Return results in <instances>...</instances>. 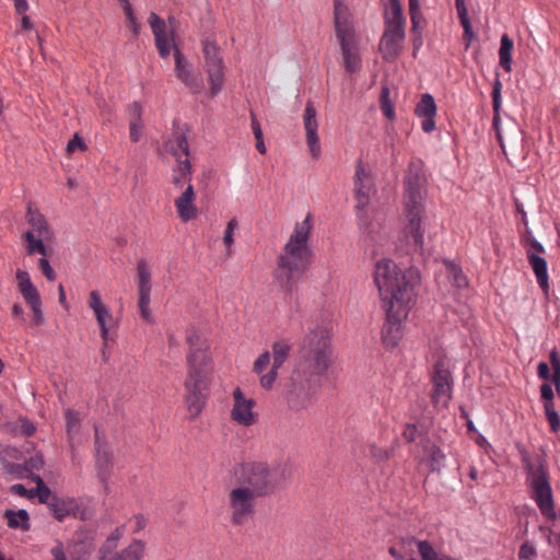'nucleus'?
Listing matches in <instances>:
<instances>
[{
  "label": "nucleus",
  "instance_id": "2f4dec72",
  "mask_svg": "<svg viewBox=\"0 0 560 560\" xmlns=\"http://www.w3.org/2000/svg\"><path fill=\"white\" fill-rule=\"evenodd\" d=\"M138 291L139 293H151V273L148 270L147 261L140 259L137 265Z\"/></svg>",
  "mask_w": 560,
  "mask_h": 560
},
{
  "label": "nucleus",
  "instance_id": "ea45409f",
  "mask_svg": "<svg viewBox=\"0 0 560 560\" xmlns=\"http://www.w3.org/2000/svg\"><path fill=\"white\" fill-rule=\"evenodd\" d=\"M176 161L177 167L173 170V173L183 175L184 178H187V183L191 184L192 166L188 156H185L184 160L182 156H177Z\"/></svg>",
  "mask_w": 560,
  "mask_h": 560
},
{
  "label": "nucleus",
  "instance_id": "09e8293b",
  "mask_svg": "<svg viewBox=\"0 0 560 560\" xmlns=\"http://www.w3.org/2000/svg\"><path fill=\"white\" fill-rule=\"evenodd\" d=\"M409 13L412 23V28L416 30L422 19L418 0H409Z\"/></svg>",
  "mask_w": 560,
  "mask_h": 560
},
{
  "label": "nucleus",
  "instance_id": "c03bdc74",
  "mask_svg": "<svg viewBox=\"0 0 560 560\" xmlns=\"http://www.w3.org/2000/svg\"><path fill=\"white\" fill-rule=\"evenodd\" d=\"M537 550L533 542L526 540L518 550V560H536Z\"/></svg>",
  "mask_w": 560,
  "mask_h": 560
},
{
  "label": "nucleus",
  "instance_id": "f03ea898",
  "mask_svg": "<svg viewBox=\"0 0 560 560\" xmlns=\"http://www.w3.org/2000/svg\"><path fill=\"white\" fill-rule=\"evenodd\" d=\"M238 487L229 493L233 525H244L254 517L255 501L273 495L282 485L277 469L266 462H245L235 467Z\"/></svg>",
  "mask_w": 560,
  "mask_h": 560
},
{
  "label": "nucleus",
  "instance_id": "4be33fe9",
  "mask_svg": "<svg viewBox=\"0 0 560 560\" xmlns=\"http://www.w3.org/2000/svg\"><path fill=\"white\" fill-rule=\"evenodd\" d=\"M16 280L19 291L28 306L42 301L40 294L26 270L18 269Z\"/></svg>",
  "mask_w": 560,
  "mask_h": 560
},
{
  "label": "nucleus",
  "instance_id": "f3484780",
  "mask_svg": "<svg viewBox=\"0 0 560 560\" xmlns=\"http://www.w3.org/2000/svg\"><path fill=\"white\" fill-rule=\"evenodd\" d=\"M233 398L234 406L231 411V419L245 427L254 424L256 421L253 412L254 399H246L240 387L234 389Z\"/></svg>",
  "mask_w": 560,
  "mask_h": 560
},
{
  "label": "nucleus",
  "instance_id": "13d9d810",
  "mask_svg": "<svg viewBox=\"0 0 560 560\" xmlns=\"http://www.w3.org/2000/svg\"><path fill=\"white\" fill-rule=\"evenodd\" d=\"M501 88L502 84L499 80H495L493 90H492V103H493V110L498 115L501 106Z\"/></svg>",
  "mask_w": 560,
  "mask_h": 560
},
{
  "label": "nucleus",
  "instance_id": "9b49d317",
  "mask_svg": "<svg viewBox=\"0 0 560 560\" xmlns=\"http://www.w3.org/2000/svg\"><path fill=\"white\" fill-rule=\"evenodd\" d=\"M404 234L407 244L415 252H420L423 248L424 229L422 220L424 218V206L404 207Z\"/></svg>",
  "mask_w": 560,
  "mask_h": 560
},
{
  "label": "nucleus",
  "instance_id": "dca6fc26",
  "mask_svg": "<svg viewBox=\"0 0 560 560\" xmlns=\"http://www.w3.org/2000/svg\"><path fill=\"white\" fill-rule=\"evenodd\" d=\"M175 74L192 93L201 92L202 80L194 74L182 50L174 44Z\"/></svg>",
  "mask_w": 560,
  "mask_h": 560
},
{
  "label": "nucleus",
  "instance_id": "8fccbe9b",
  "mask_svg": "<svg viewBox=\"0 0 560 560\" xmlns=\"http://www.w3.org/2000/svg\"><path fill=\"white\" fill-rule=\"evenodd\" d=\"M278 370L272 364L270 371L267 374L261 375L260 377V385L265 389H271L273 387V384L278 377Z\"/></svg>",
  "mask_w": 560,
  "mask_h": 560
},
{
  "label": "nucleus",
  "instance_id": "c9c22d12",
  "mask_svg": "<svg viewBox=\"0 0 560 560\" xmlns=\"http://www.w3.org/2000/svg\"><path fill=\"white\" fill-rule=\"evenodd\" d=\"M522 244L525 248L526 257L529 255L542 256L545 254V247L532 235H526L522 238Z\"/></svg>",
  "mask_w": 560,
  "mask_h": 560
},
{
  "label": "nucleus",
  "instance_id": "774afa93",
  "mask_svg": "<svg viewBox=\"0 0 560 560\" xmlns=\"http://www.w3.org/2000/svg\"><path fill=\"white\" fill-rule=\"evenodd\" d=\"M11 314L13 318L21 319L23 322L25 320L24 310L20 303L13 304L11 308Z\"/></svg>",
  "mask_w": 560,
  "mask_h": 560
},
{
  "label": "nucleus",
  "instance_id": "2eb2a0df",
  "mask_svg": "<svg viewBox=\"0 0 560 560\" xmlns=\"http://www.w3.org/2000/svg\"><path fill=\"white\" fill-rule=\"evenodd\" d=\"M303 125L306 136V144L313 159L317 160L320 156L322 148L319 143V137L317 133L318 121L317 110L314 106L313 101L308 100L305 104L303 114Z\"/></svg>",
  "mask_w": 560,
  "mask_h": 560
},
{
  "label": "nucleus",
  "instance_id": "603ef678",
  "mask_svg": "<svg viewBox=\"0 0 560 560\" xmlns=\"http://www.w3.org/2000/svg\"><path fill=\"white\" fill-rule=\"evenodd\" d=\"M117 548V544L115 542V538H106L104 544L98 549V559L105 560L108 555L113 552Z\"/></svg>",
  "mask_w": 560,
  "mask_h": 560
},
{
  "label": "nucleus",
  "instance_id": "b1692460",
  "mask_svg": "<svg viewBox=\"0 0 560 560\" xmlns=\"http://www.w3.org/2000/svg\"><path fill=\"white\" fill-rule=\"evenodd\" d=\"M26 221L33 228V232H36L38 236L43 238H50L51 230L43 213L38 209H34L31 203L27 206Z\"/></svg>",
  "mask_w": 560,
  "mask_h": 560
},
{
  "label": "nucleus",
  "instance_id": "bf43d9fd",
  "mask_svg": "<svg viewBox=\"0 0 560 560\" xmlns=\"http://www.w3.org/2000/svg\"><path fill=\"white\" fill-rule=\"evenodd\" d=\"M142 128H143L142 121H130L129 122V137L132 142H138L140 140Z\"/></svg>",
  "mask_w": 560,
  "mask_h": 560
},
{
  "label": "nucleus",
  "instance_id": "4d7b16f0",
  "mask_svg": "<svg viewBox=\"0 0 560 560\" xmlns=\"http://www.w3.org/2000/svg\"><path fill=\"white\" fill-rule=\"evenodd\" d=\"M20 433L25 438H31L36 432L35 424L28 418H20Z\"/></svg>",
  "mask_w": 560,
  "mask_h": 560
},
{
  "label": "nucleus",
  "instance_id": "a18cd8bd",
  "mask_svg": "<svg viewBox=\"0 0 560 560\" xmlns=\"http://www.w3.org/2000/svg\"><path fill=\"white\" fill-rule=\"evenodd\" d=\"M237 226V220L236 218H232L228 224L223 236V244L226 247L228 252L230 253V249L234 243V230Z\"/></svg>",
  "mask_w": 560,
  "mask_h": 560
},
{
  "label": "nucleus",
  "instance_id": "5fc2aeb1",
  "mask_svg": "<svg viewBox=\"0 0 560 560\" xmlns=\"http://www.w3.org/2000/svg\"><path fill=\"white\" fill-rule=\"evenodd\" d=\"M77 150L84 151L86 150V144L84 143L83 139L78 135L74 133L73 137L69 140L67 144V152L73 153Z\"/></svg>",
  "mask_w": 560,
  "mask_h": 560
},
{
  "label": "nucleus",
  "instance_id": "0e129e2a",
  "mask_svg": "<svg viewBox=\"0 0 560 560\" xmlns=\"http://www.w3.org/2000/svg\"><path fill=\"white\" fill-rule=\"evenodd\" d=\"M429 457L432 465L440 464V462L444 458V454L440 447L432 445L429 447Z\"/></svg>",
  "mask_w": 560,
  "mask_h": 560
},
{
  "label": "nucleus",
  "instance_id": "20e7f679",
  "mask_svg": "<svg viewBox=\"0 0 560 560\" xmlns=\"http://www.w3.org/2000/svg\"><path fill=\"white\" fill-rule=\"evenodd\" d=\"M311 213L294 226L282 253L277 257L275 279L285 294L298 290L306 270L312 264L313 250L307 242L312 231Z\"/></svg>",
  "mask_w": 560,
  "mask_h": 560
},
{
  "label": "nucleus",
  "instance_id": "69168bd1",
  "mask_svg": "<svg viewBox=\"0 0 560 560\" xmlns=\"http://www.w3.org/2000/svg\"><path fill=\"white\" fill-rule=\"evenodd\" d=\"M250 127L255 138L264 137L260 122L258 121L254 112H250Z\"/></svg>",
  "mask_w": 560,
  "mask_h": 560
},
{
  "label": "nucleus",
  "instance_id": "e433bc0d",
  "mask_svg": "<svg viewBox=\"0 0 560 560\" xmlns=\"http://www.w3.org/2000/svg\"><path fill=\"white\" fill-rule=\"evenodd\" d=\"M175 145H172L171 147V152L172 154L177 158V156H180L179 152L185 155V156H189V144H188V140H187V137L184 132H180V133H175Z\"/></svg>",
  "mask_w": 560,
  "mask_h": 560
},
{
  "label": "nucleus",
  "instance_id": "6ab92c4d",
  "mask_svg": "<svg viewBox=\"0 0 560 560\" xmlns=\"http://www.w3.org/2000/svg\"><path fill=\"white\" fill-rule=\"evenodd\" d=\"M155 39V46L162 58H167L171 54V45L167 36V26L165 21L155 12H151L148 19Z\"/></svg>",
  "mask_w": 560,
  "mask_h": 560
},
{
  "label": "nucleus",
  "instance_id": "9d476101",
  "mask_svg": "<svg viewBox=\"0 0 560 560\" xmlns=\"http://www.w3.org/2000/svg\"><path fill=\"white\" fill-rule=\"evenodd\" d=\"M334 26L342 50L345 71L350 73V10L347 0H334Z\"/></svg>",
  "mask_w": 560,
  "mask_h": 560
},
{
  "label": "nucleus",
  "instance_id": "0eeeda50",
  "mask_svg": "<svg viewBox=\"0 0 560 560\" xmlns=\"http://www.w3.org/2000/svg\"><path fill=\"white\" fill-rule=\"evenodd\" d=\"M303 348L307 351L306 359L310 361L313 373L323 375L328 370L330 362L329 337L323 331L313 330L306 336Z\"/></svg>",
  "mask_w": 560,
  "mask_h": 560
},
{
  "label": "nucleus",
  "instance_id": "39448f33",
  "mask_svg": "<svg viewBox=\"0 0 560 560\" xmlns=\"http://www.w3.org/2000/svg\"><path fill=\"white\" fill-rule=\"evenodd\" d=\"M384 33L380 51L386 61H395L401 54L406 38V21L399 0H386L384 8Z\"/></svg>",
  "mask_w": 560,
  "mask_h": 560
},
{
  "label": "nucleus",
  "instance_id": "680f3d73",
  "mask_svg": "<svg viewBox=\"0 0 560 560\" xmlns=\"http://www.w3.org/2000/svg\"><path fill=\"white\" fill-rule=\"evenodd\" d=\"M418 435V428L415 423H407L402 436L407 442H413Z\"/></svg>",
  "mask_w": 560,
  "mask_h": 560
},
{
  "label": "nucleus",
  "instance_id": "c85d7f7f",
  "mask_svg": "<svg viewBox=\"0 0 560 560\" xmlns=\"http://www.w3.org/2000/svg\"><path fill=\"white\" fill-rule=\"evenodd\" d=\"M514 47L513 40L510 38L508 34H503L500 40V49H499V62L500 66L506 71L510 72L512 70V50Z\"/></svg>",
  "mask_w": 560,
  "mask_h": 560
},
{
  "label": "nucleus",
  "instance_id": "6e6552de",
  "mask_svg": "<svg viewBox=\"0 0 560 560\" xmlns=\"http://www.w3.org/2000/svg\"><path fill=\"white\" fill-rule=\"evenodd\" d=\"M431 401L435 409H445L452 399L453 376L444 361H438L431 372Z\"/></svg>",
  "mask_w": 560,
  "mask_h": 560
},
{
  "label": "nucleus",
  "instance_id": "37998d69",
  "mask_svg": "<svg viewBox=\"0 0 560 560\" xmlns=\"http://www.w3.org/2000/svg\"><path fill=\"white\" fill-rule=\"evenodd\" d=\"M150 294L151 293H139V301H138V306H139L140 315L147 322H151L152 320V315H151V311H150V307H149V305H150Z\"/></svg>",
  "mask_w": 560,
  "mask_h": 560
},
{
  "label": "nucleus",
  "instance_id": "a19ab883",
  "mask_svg": "<svg viewBox=\"0 0 560 560\" xmlns=\"http://www.w3.org/2000/svg\"><path fill=\"white\" fill-rule=\"evenodd\" d=\"M423 541L416 540L415 538H407L401 540L398 546L405 555V559L412 557L416 551L420 553V545Z\"/></svg>",
  "mask_w": 560,
  "mask_h": 560
},
{
  "label": "nucleus",
  "instance_id": "de8ad7c7",
  "mask_svg": "<svg viewBox=\"0 0 560 560\" xmlns=\"http://www.w3.org/2000/svg\"><path fill=\"white\" fill-rule=\"evenodd\" d=\"M24 464L27 467V472L38 471L45 465L44 455L42 453H36L25 460Z\"/></svg>",
  "mask_w": 560,
  "mask_h": 560
},
{
  "label": "nucleus",
  "instance_id": "7ed1b4c3",
  "mask_svg": "<svg viewBox=\"0 0 560 560\" xmlns=\"http://www.w3.org/2000/svg\"><path fill=\"white\" fill-rule=\"evenodd\" d=\"M186 342L189 349L186 357L184 402L189 418L195 420L207 406L214 366L209 343L195 327L186 329Z\"/></svg>",
  "mask_w": 560,
  "mask_h": 560
},
{
  "label": "nucleus",
  "instance_id": "e2e57ef3",
  "mask_svg": "<svg viewBox=\"0 0 560 560\" xmlns=\"http://www.w3.org/2000/svg\"><path fill=\"white\" fill-rule=\"evenodd\" d=\"M541 399L544 400V405L548 402H553V389L550 384L544 383L540 386Z\"/></svg>",
  "mask_w": 560,
  "mask_h": 560
},
{
  "label": "nucleus",
  "instance_id": "f257e3e1",
  "mask_svg": "<svg viewBox=\"0 0 560 560\" xmlns=\"http://www.w3.org/2000/svg\"><path fill=\"white\" fill-rule=\"evenodd\" d=\"M374 277L386 312L382 341L385 348L394 349L402 337V320L415 304L419 273L415 269L401 271L393 260L384 259L376 264Z\"/></svg>",
  "mask_w": 560,
  "mask_h": 560
},
{
  "label": "nucleus",
  "instance_id": "864d4df0",
  "mask_svg": "<svg viewBox=\"0 0 560 560\" xmlns=\"http://www.w3.org/2000/svg\"><path fill=\"white\" fill-rule=\"evenodd\" d=\"M32 313H33V319L32 325L34 326H42L45 324V315L42 310V301L38 303H35L33 305H30Z\"/></svg>",
  "mask_w": 560,
  "mask_h": 560
},
{
  "label": "nucleus",
  "instance_id": "cd10ccee",
  "mask_svg": "<svg viewBox=\"0 0 560 560\" xmlns=\"http://www.w3.org/2000/svg\"><path fill=\"white\" fill-rule=\"evenodd\" d=\"M202 52L206 61V69L223 67L220 47L217 45L215 40L210 38L202 40Z\"/></svg>",
  "mask_w": 560,
  "mask_h": 560
},
{
  "label": "nucleus",
  "instance_id": "3c124183",
  "mask_svg": "<svg viewBox=\"0 0 560 560\" xmlns=\"http://www.w3.org/2000/svg\"><path fill=\"white\" fill-rule=\"evenodd\" d=\"M270 363V353L269 351H265L256 359L254 362L253 371L256 374H261L264 370L268 366Z\"/></svg>",
  "mask_w": 560,
  "mask_h": 560
},
{
  "label": "nucleus",
  "instance_id": "6e6d98bb",
  "mask_svg": "<svg viewBox=\"0 0 560 560\" xmlns=\"http://www.w3.org/2000/svg\"><path fill=\"white\" fill-rule=\"evenodd\" d=\"M38 266L47 280L54 281L56 279V272L54 268L50 266L46 256H43L38 259Z\"/></svg>",
  "mask_w": 560,
  "mask_h": 560
},
{
  "label": "nucleus",
  "instance_id": "393cba45",
  "mask_svg": "<svg viewBox=\"0 0 560 560\" xmlns=\"http://www.w3.org/2000/svg\"><path fill=\"white\" fill-rule=\"evenodd\" d=\"M95 466L100 481L105 490H108V479L112 474L113 463L112 455L107 450L95 452Z\"/></svg>",
  "mask_w": 560,
  "mask_h": 560
},
{
  "label": "nucleus",
  "instance_id": "4468645a",
  "mask_svg": "<svg viewBox=\"0 0 560 560\" xmlns=\"http://www.w3.org/2000/svg\"><path fill=\"white\" fill-rule=\"evenodd\" d=\"M354 190L358 210L364 209L376 192L371 170L361 163H358L355 168Z\"/></svg>",
  "mask_w": 560,
  "mask_h": 560
},
{
  "label": "nucleus",
  "instance_id": "473e14b6",
  "mask_svg": "<svg viewBox=\"0 0 560 560\" xmlns=\"http://www.w3.org/2000/svg\"><path fill=\"white\" fill-rule=\"evenodd\" d=\"M290 345L285 341H275L272 345V364L280 369L290 353Z\"/></svg>",
  "mask_w": 560,
  "mask_h": 560
},
{
  "label": "nucleus",
  "instance_id": "052dcab7",
  "mask_svg": "<svg viewBox=\"0 0 560 560\" xmlns=\"http://www.w3.org/2000/svg\"><path fill=\"white\" fill-rule=\"evenodd\" d=\"M130 121H142V106L139 102H133L128 107Z\"/></svg>",
  "mask_w": 560,
  "mask_h": 560
},
{
  "label": "nucleus",
  "instance_id": "a211bd4d",
  "mask_svg": "<svg viewBox=\"0 0 560 560\" xmlns=\"http://www.w3.org/2000/svg\"><path fill=\"white\" fill-rule=\"evenodd\" d=\"M415 114L422 118L421 128L424 132L430 133L435 129L436 104L431 94H422L415 108Z\"/></svg>",
  "mask_w": 560,
  "mask_h": 560
},
{
  "label": "nucleus",
  "instance_id": "412c9836",
  "mask_svg": "<svg viewBox=\"0 0 560 560\" xmlns=\"http://www.w3.org/2000/svg\"><path fill=\"white\" fill-rule=\"evenodd\" d=\"M196 198L195 189L192 184H188L182 195L175 199V207L177 214L183 222H189L197 218L198 208L194 201Z\"/></svg>",
  "mask_w": 560,
  "mask_h": 560
},
{
  "label": "nucleus",
  "instance_id": "ddd939ff",
  "mask_svg": "<svg viewBox=\"0 0 560 560\" xmlns=\"http://www.w3.org/2000/svg\"><path fill=\"white\" fill-rule=\"evenodd\" d=\"M88 305L94 313V316L101 330L103 347L106 348L108 346L109 340V328L110 323L113 322V314L109 307L103 303L102 296L100 292L96 290L90 292ZM102 353L104 360H106L105 349L102 350Z\"/></svg>",
  "mask_w": 560,
  "mask_h": 560
},
{
  "label": "nucleus",
  "instance_id": "79ce46f5",
  "mask_svg": "<svg viewBox=\"0 0 560 560\" xmlns=\"http://www.w3.org/2000/svg\"><path fill=\"white\" fill-rule=\"evenodd\" d=\"M40 485L42 486L37 487L36 497L40 503L46 504L49 509V504L54 502V498L58 494L52 492L45 482H42Z\"/></svg>",
  "mask_w": 560,
  "mask_h": 560
},
{
  "label": "nucleus",
  "instance_id": "338daca9",
  "mask_svg": "<svg viewBox=\"0 0 560 560\" xmlns=\"http://www.w3.org/2000/svg\"><path fill=\"white\" fill-rule=\"evenodd\" d=\"M127 24L129 28L131 30L133 36H138L140 34V23L138 22L137 16L127 19Z\"/></svg>",
  "mask_w": 560,
  "mask_h": 560
},
{
  "label": "nucleus",
  "instance_id": "f8f14e48",
  "mask_svg": "<svg viewBox=\"0 0 560 560\" xmlns=\"http://www.w3.org/2000/svg\"><path fill=\"white\" fill-rule=\"evenodd\" d=\"M94 546V537L90 530L79 527L71 538L62 541V551L66 560H90Z\"/></svg>",
  "mask_w": 560,
  "mask_h": 560
},
{
  "label": "nucleus",
  "instance_id": "49530a36",
  "mask_svg": "<svg viewBox=\"0 0 560 560\" xmlns=\"http://www.w3.org/2000/svg\"><path fill=\"white\" fill-rule=\"evenodd\" d=\"M3 468L7 472H9L20 479L24 478L25 475L27 474V467L25 466L24 463L18 464V463L5 462L3 465Z\"/></svg>",
  "mask_w": 560,
  "mask_h": 560
},
{
  "label": "nucleus",
  "instance_id": "423d86ee",
  "mask_svg": "<svg viewBox=\"0 0 560 560\" xmlns=\"http://www.w3.org/2000/svg\"><path fill=\"white\" fill-rule=\"evenodd\" d=\"M527 471V486L530 498L537 504L541 515L548 521L560 517V510L557 512L553 503L552 488L549 481V472L541 463H532L527 457L523 458Z\"/></svg>",
  "mask_w": 560,
  "mask_h": 560
},
{
  "label": "nucleus",
  "instance_id": "aec40b11",
  "mask_svg": "<svg viewBox=\"0 0 560 560\" xmlns=\"http://www.w3.org/2000/svg\"><path fill=\"white\" fill-rule=\"evenodd\" d=\"M49 511L58 522H63L67 517L77 518L80 512V502L73 497L57 495L49 504Z\"/></svg>",
  "mask_w": 560,
  "mask_h": 560
},
{
  "label": "nucleus",
  "instance_id": "a878e982",
  "mask_svg": "<svg viewBox=\"0 0 560 560\" xmlns=\"http://www.w3.org/2000/svg\"><path fill=\"white\" fill-rule=\"evenodd\" d=\"M529 266L532 267L536 277L537 283L546 293L549 289V276L547 260L544 256L529 255L527 258Z\"/></svg>",
  "mask_w": 560,
  "mask_h": 560
},
{
  "label": "nucleus",
  "instance_id": "5701e85b",
  "mask_svg": "<svg viewBox=\"0 0 560 560\" xmlns=\"http://www.w3.org/2000/svg\"><path fill=\"white\" fill-rule=\"evenodd\" d=\"M550 364L552 366L553 373L550 375L549 365L546 362H539L537 366V374L539 378L544 381L551 380L556 386L558 393H560V354L553 349L549 353Z\"/></svg>",
  "mask_w": 560,
  "mask_h": 560
},
{
  "label": "nucleus",
  "instance_id": "7c9ffc66",
  "mask_svg": "<svg viewBox=\"0 0 560 560\" xmlns=\"http://www.w3.org/2000/svg\"><path fill=\"white\" fill-rule=\"evenodd\" d=\"M23 240L27 242V255L32 256L36 253L47 256V247L44 244L43 237L38 236L36 237L33 231H26L23 234Z\"/></svg>",
  "mask_w": 560,
  "mask_h": 560
},
{
  "label": "nucleus",
  "instance_id": "72a5a7b5",
  "mask_svg": "<svg viewBox=\"0 0 560 560\" xmlns=\"http://www.w3.org/2000/svg\"><path fill=\"white\" fill-rule=\"evenodd\" d=\"M210 83V93L215 96L223 88V67L206 69Z\"/></svg>",
  "mask_w": 560,
  "mask_h": 560
},
{
  "label": "nucleus",
  "instance_id": "f704fd0d",
  "mask_svg": "<svg viewBox=\"0 0 560 560\" xmlns=\"http://www.w3.org/2000/svg\"><path fill=\"white\" fill-rule=\"evenodd\" d=\"M65 419L66 432L68 436L72 439L79 432L81 425L79 412L71 408H67L65 411Z\"/></svg>",
  "mask_w": 560,
  "mask_h": 560
},
{
  "label": "nucleus",
  "instance_id": "58836bf2",
  "mask_svg": "<svg viewBox=\"0 0 560 560\" xmlns=\"http://www.w3.org/2000/svg\"><path fill=\"white\" fill-rule=\"evenodd\" d=\"M380 102H381V109H382L384 116L388 119H394L395 110H394V106L389 100V89L388 88L384 86L382 89Z\"/></svg>",
  "mask_w": 560,
  "mask_h": 560
},
{
  "label": "nucleus",
  "instance_id": "4c0bfd02",
  "mask_svg": "<svg viewBox=\"0 0 560 560\" xmlns=\"http://www.w3.org/2000/svg\"><path fill=\"white\" fill-rule=\"evenodd\" d=\"M546 419L550 425V430L552 432H558L560 430V416L556 411L555 404L548 402L544 406Z\"/></svg>",
  "mask_w": 560,
  "mask_h": 560
},
{
  "label": "nucleus",
  "instance_id": "c756f323",
  "mask_svg": "<svg viewBox=\"0 0 560 560\" xmlns=\"http://www.w3.org/2000/svg\"><path fill=\"white\" fill-rule=\"evenodd\" d=\"M145 544L140 539H133L131 544L117 552L119 560H141L144 556Z\"/></svg>",
  "mask_w": 560,
  "mask_h": 560
},
{
  "label": "nucleus",
  "instance_id": "1a4fd4ad",
  "mask_svg": "<svg viewBox=\"0 0 560 560\" xmlns=\"http://www.w3.org/2000/svg\"><path fill=\"white\" fill-rule=\"evenodd\" d=\"M425 177L421 161H412L408 165L404 178V207L424 206Z\"/></svg>",
  "mask_w": 560,
  "mask_h": 560
},
{
  "label": "nucleus",
  "instance_id": "bb28decb",
  "mask_svg": "<svg viewBox=\"0 0 560 560\" xmlns=\"http://www.w3.org/2000/svg\"><path fill=\"white\" fill-rule=\"evenodd\" d=\"M3 517L7 520L8 526L12 529H22L28 532L31 529L30 514L25 509L5 510Z\"/></svg>",
  "mask_w": 560,
  "mask_h": 560
}]
</instances>
